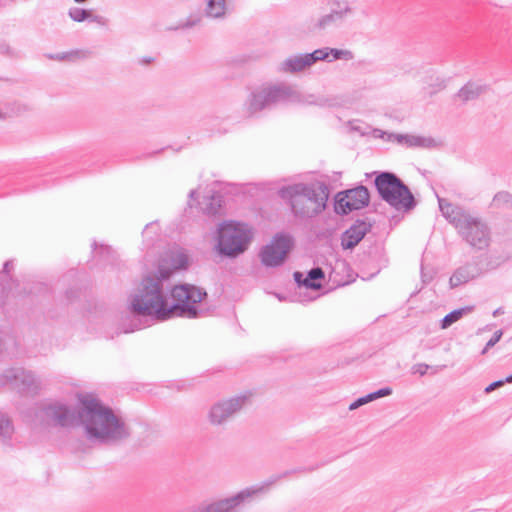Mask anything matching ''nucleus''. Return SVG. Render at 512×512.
Here are the masks:
<instances>
[{
	"mask_svg": "<svg viewBox=\"0 0 512 512\" xmlns=\"http://www.w3.org/2000/svg\"><path fill=\"white\" fill-rule=\"evenodd\" d=\"M430 365L425 363H418L412 366V373L419 374L420 376H424L429 370Z\"/></svg>",
	"mask_w": 512,
	"mask_h": 512,
	"instance_id": "obj_35",
	"label": "nucleus"
},
{
	"mask_svg": "<svg viewBox=\"0 0 512 512\" xmlns=\"http://www.w3.org/2000/svg\"><path fill=\"white\" fill-rule=\"evenodd\" d=\"M99 247H100V251H99L100 254H104V253L109 254L111 252V248L109 246H105V245L101 244Z\"/></svg>",
	"mask_w": 512,
	"mask_h": 512,
	"instance_id": "obj_46",
	"label": "nucleus"
},
{
	"mask_svg": "<svg viewBox=\"0 0 512 512\" xmlns=\"http://www.w3.org/2000/svg\"><path fill=\"white\" fill-rule=\"evenodd\" d=\"M489 349H486V346L482 349L481 355H485Z\"/></svg>",
	"mask_w": 512,
	"mask_h": 512,
	"instance_id": "obj_54",
	"label": "nucleus"
},
{
	"mask_svg": "<svg viewBox=\"0 0 512 512\" xmlns=\"http://www.w3.org/2000/svg\"><path fill=\"white\" fill-rule=\"evenodd\" d=\"M372 223L363 219H357L341 235V247L343 250H352L371 231Z\"/></svg>",
	"mask_w": 512,
	"mask_h": 512,
	"instance_id": "obj_13",
	"label": "nucleus"
},
{
	"mask_svg": "<svg viewBox=\"0 0 512 512\" xmlns=\"http://www.w3.org/2000/svg\"><path fill=\"white\" fill-rule=\"evenodd\" d=\"M81 291L76 288H70L67 289L65 292V297L69 303L73 302L74 300L78 299L80 297Z\"/></svg>",
	"mask_w": 512,
	"mask_h": 512,
	"instance_id": "obj_37",
	"label": "nucleus"
},
{
	"mask_svg": "<svg viewBox=\"0 0 512 512\" xmlns=\"http://www.w3.org/2000/svg\"><path fill=\"white\" fill-rule=\"evenodd\" d=\"M293 278L298 287L316 291L322 287L321 281L325 278V273L321 267L316 266L310 269L306 276L300 271H295Z\"/></svg>",
	"mask_w": 512,
	"mask_h": 512,
	"instance_id": "obj_17",
	"label": "nucleus"
},
{
	"mask_svg": "<svg viewBox=\"0 0 512 512\" xmlns=\"http://www.w3.org/2000/svg\"><path fill=\"white\" fill-rule=\"evenodd\" d=\"M473 309V306H464L449 312L440 321L441 329L449 328L453 323L460 320L464 315H467L468 313L472 312Z\"/></svg>",
	"mask_w": 512,
	"mask_h": 512,
	"instance_id": "obj_25",
	"label": "nucleus"
},
{
	"mask_svg": "<svg viewBox=\"0 0 512 512\" xmlns=\"http://www.w3.org/2000/svg\"><path fill=\"white\" fill-rule=\"evenodd\" d=\"M487 85L477 84L472 81H468L456 94V97L466 103L471 100L477 99L482 93L487 90Z\"/></svg>",
	"mask_w": 512,
	"mask_h": 512,
	"instance_id": "obj_20",
	"label": "nucleus"
},
{
	"mask_svg": "<svg viewBox=\"0 0 512 512\" xmlns=\"http://www.w3.org/2000/svg\"><path fill=\"white\" fill-rule=\"evenodd\" d=\"M491 207L497 209L512 208V195L507 191H500L496 193L492 199Z\"/></svg>",
	"mask_w": 512,
	"mask_h": 512,
	"instance_id": "obj_27",
	"label": "nucleus"
},
{
	"mask_svg": "<svg viewBox=\"0 0 512 512\" xmlns=\"http://www.w3.org/2000/svg\"><path fill=\"white\" fill-rule=\"evenodd\" d=\"M360 267L366 278L371 279L376 276L383 267L386 266L387 260L383 257L382 251L375 249L368 255L364 254L360 258Z\"/></svg>",
	"mask_w": 512,
	"mask_h": 512,
	"instance_id": "obj_16",
	"label": "nucleus"
},
{
	"mask_svg": "<svg viewBox=\"0 0 512 512\" xmlns=\"http://www.w3.org/2000/svg\"><path fill=\"white\" fill-rule=\"evenodd\" d=\"M478 265L476 258L473 257L471 261L458 267L450 277L449 284L451 288L458 287L481 276L482 273Z\"/></svg>",
	"mask_w": 512,
	"mask_h": 512,
	"instance_id": "obj_15",
	"label": "nucleus"
},
{
	"mask_svg": "<svg viewBox=\"0 0 512 512\" xmlns=\"http://www.w3.org/2000/svg\"><path fill=\"white\" fill-rule=\"evenodd\" d=\"M5 384L10 385L19 392H27L36 387L35 375L22 367H11L1 375Z\"/></svg>",
	"mask_w": 512,
	"mask_h": 512,
	"instance_id": "obj_12",
	"label": "nucleus"
},
{
	"mask_svg": "<svg viewBox=\"0 0 512 512\" xmlns=\"http://www.w3.org/2000/svg\"><path fill=\"white\" fill-rule=\"evenodd\" d=\"M25 110V106L16 102L5 104L3 109L0 108V119H5L8 117H12L14 115H18Z\"/></svg>",
	"mask_w": 512,
	"mask_h": 512,
	"instance_id": "obj_30",
	"label": "nucleus"
},
{
	"mask_svg": "<svg viewBox=\"0 0 512 512\" xmlns=\"http://www.w3.org/2000/svg\"><path fill=\"white\" fill-rule=\"evenodd\" d=\"M380 205H381L380 203H378V204L377 203H373V209H374L375 212L378 211V206H380Z\"/></svg>",
	"mask_w": 512,
	"mask_h": 512,
	"instance_id": "obj_53",
	"label": "nucleus"
},
{
	"mask_svg": "<svg viewBox=\"0 0 512 512\" xmlns=\"http://www.w3.org/2000/svg\"><path fill=\"white\" fill-rule=\"evenodd\" d=\"M374 187L379 198L396 210L409 212L417 205L410 188L393 172L374 171ZM369 177L370 174L366 173Z\"/></svg>",
	"mask_w": 512,
	"mask_h": 512,
	"instance_id": "obj_7",
	"label": "nucleus"
},
{
	"mask_svg": "<svg viewBox=\"0 0 512 512\" xmlns=\"http://www.w3.org/2000/svg\"><path fill=\"white\" fill-rule=\"evenodd\" d=\"M504 313V308L503 307H499L497 308L496 310L493 311V316L496 317V316H499L501 314Z\"/></svg>",
	"mask_w": 512,
	"mask_h": 512,
	"instance_id": "obj_49",
	"label": "nucleus"
},
{
	"mask_svg": "<svg viewBox=\"0 0 512 512\" xmlns=\"http://www.w3.org/2000/svg\"><path fill=\"white\" fill-rule=\"evenodd\" d=\"M88 21L90 22H96L98 24H105V18L100 16V15H94L92 12H91V16L87 19Z\"/></svg>",
	"mask_w": 512,
	"mask_h": 512,
	"instance_id": "obj_42",
	"label": "nucleus"
},
{
	"mask_svg": "<svg viewBox=\"0 0 512 512\" xmlns=\"http://www.w3.org/2000/svg\"><path fill=\"white\" fill-rule=\"evenodd\" d=\"M502 335H503V331L501 329L495 331L493 336L486 343V349H490V348L494 347L500 341Z\"/></svg>",
	"mask_w": 512,
	"mask_h": 512,
	"instance_id": "obj_36",
	"label": "nucleus"
},
{
	"mask_svg": "<svg viewBox=\"0 0 512 512\" xmlns=\"http://www.w3.org/2000/svg\"><path fill=\"white\" fill-rule=\"evenodd\" d=\"M14 267V263H13V260H7L4 262L3 264V270L2 272L6 275L9 274L10 270L13 269Z\"/></svg>",
	"mask_w": 512,
	"mask_h": 512,
	"instance_id": "obj_43",
	"label": "nucleus"
},
{
	"mask_svg": "<svg viewBox=\"0 0 512 512\" xmlns=\"http://www.w3.org/2000/svg\"><path fill=\"white\" fill-rule=\"evenodd\" d=\"M203 203V212L205 214L216 215L219 213L224 200L220 192H213L212 195L204 197Z\"/></svg>",
	"mask_w": 512,
	"mask_h": 512,
	"instance_id": "obj_24",
	"label": "nucleus"
},
{
	"mask_svg": "<svg viewBox=\"0 0 512 512\" xmlns=\"http://www.w3.org/2000/svg\"><path fill=\"white\" fill-rule=\"evenodd\" d=\"M176 271L168 264L167 258H161L158 262L157 269L152 275V279L164 288V282L169 280Z\"/></svg>",
	"mask_w": 512,
	"mask_h": 512,
	"instance_id": "obj_23",
	"label": "nucleus"
},
{
	"mask_svg": "<svg viewBox=\"0 0 512 512\" xmlns=\"http://www.w3.org/2000/svg\"><path fill=\"white\" fill-rule=\"evenodd\" d=\"M44 417L57 427L83 426L86 437L100 444H117L131 436L122 417L91 393L78 394V407L54 402L41 408Z\"/></svg>",
	"mask_w": 512,
	"mask_h": 512,
	"instance_id": "obj_1",
	"label": "nucleus"
},
{
	"mask_svg": "<svg viewBox=\"0 0 512 512\" xmlns=\"http://www.w3.org/2000/svg\"><path fill=\"white\" fill-rule=\"evenodd\" d=\"M366 129L369 130V134H371L374 138H383L387 134L385 131L378 128H371L366 126Z\"/></svg>",
	"mask_w": 512,
	"mask_h": 512,
	"instance_id": "obj_40",
	"label": "nucleus"
},
{
	"mask_svg": "<svg viewBox=\"0 0 512 512\" xmlns=\"http://www.w3.org/2000/svg\"><path fill=\"white\" fill-rule=\"evenodd\" d=\"M14 427L11 419L4 413L0 412V437L4 441H10Z\"/></svg>",
	"mask_w": 512,
	"mask_h": 512,
	"instance_id": "obj_28",
	"label": "nucleus"
},
{
	"mask_svg": "<svg viewBox=\"0 0 512 512\" xmlns=\"http://www.w3.org/2000/svg\"><path fill=\"white\" fill-rule=\"evenodd\" d=\"M315 52L320 53L318 56H322L317 58L318 61L333 62L338 59L352 60L354 57L350 50L338 48L324 47L316 49Z\"/></svg>",
	"mask_w": 512,
	"mask_h": 512,
	"instance_id": "obj_19",
	"label": "nucleus"
},
{
	"mask_svg": "<svg viewBox=\"0 0 512 512\" xmlns=\"http://www.w3.org/2000/svg\"><path fill=\"white\" fill-rule=\"evenodd\" d=\"M153 59L152 58H148V59H145L144 62L145 63H150Z\"/></svg>",
	"mask_w": 512,
	"mask_h": 512,
	"instance_id": "obj_56",
	"label": "nucleus"
},
{
	"mask_svg": "<svg viewBox=\"0 0 512 512\" xmlns=\"http://www.w3.org/2000/svg\"><path fill=\"white\" fill-rule=\"evenodd\" d=\"M281 102H305L310 105L321 107L333 106V100L326 97H315L309 95L305 100L301 99V95L288 85H274L263 88L259 91L250 93L245 105L247 113L250 116L258 112L270 108L271 106Z\"/></svg>",
	"mask_w": 512,
	"mask_h": 512,
	"instance_id": "obj_5",
	"label": "nucleus"
},
{
	"mask_svg": "<svg viewBox=\"0 0 512 512\" xmlns=\"http://www.w3.org/2000/svg\"><path fill=\"white\" fill-rule=\"evenodd\" d=\"M351 129L359 132L363 136L369 134L368 129H366V128L362 129L360 126H352Z\"/></svg>",
	"mask_w": 512,
	"mask_h": 512,
	"instance_id": "obj_45",
	"label": "nucleus"
},
{
	"mask_svg": "<svg viewBox=\"0 0 512 512\" xmlns=\"http://www.w3.org/2000/svg\"><path fill=\"white\" fill-rule=\"evenodd\" d=\"M389 139H394L400 144H405L407 147H420L432 149L437 146V142L432 137L416 136L409 134H388Z\"/></svg>",
	"mask_w": 512,
	"mask_h": 512,
	"instance_id": "obj_18",
	"label": "nucleus"
},
{
	"mask_svg": "<svg viewBox=\"0 0 512 512\" xmlns=\"http://www.w3.org/2000/svg\"><path fill=\"white\" fill-rule=\"evenodd\" d=\"M446 365L445 364H441V365H434V366H430V370H431V374H437L438 372L446 369Z\"/></svg>",
	"mask_w": 512,
	"mask_h": 512,
	"instance_id": "obj_44",
	"label": "nucleus"
},
{
	"mask_svg": "<svg viewBox=\"0 0 512 512\" xmlns=\"http://www.w3.org/2000/svg\"><path fill=\"white\" fill-rule=\"evenodd\" d=\"M68 15L75 22H83L91 16V10L72 7L69 9Z\"/></svg>",
	"mask_w": 512,
	"mask_h": 512,
	"instance_id": "obj_31",
	"label": "nucleus"
},
{
	"mask_svg": "<svg viewBox=\"0 0 512 512\" xmlns=\"http://www.w3.org/2000/svg\"><path fill=\"white\" fill-rule=\"evenodd\" d=\"M370 203L368 188L359 184L353 188L339 191L334 196V211L340 216H346L352 211L361 210Z\"/></svg>",
	"mask_w": 512,
	"mask_h": 512,
	"instance_id": "obj_10",
	"label": "nucleus"
},
{
	"mask_svg": "<svg viewBox=\"0 0 512 512\" xmlns=\"http://www.w3.org/2000/svg\"><path fill=\"white\" fill-rule=\"evenodd\" d=\"M196 195H197V191L195 189H192L190 192H189V199L190 200H194L196 198Z\"/></svg>",
	"mask_w": 512,
	"mask_h": 512,
	"instance_id": "obj_50",
	"label": "nucleus"
},
{
	"mask_svg": "<svg viewBox=\"0 0 512 512\" xmlns=\"http://www.w3.org/2000/svg\"><path fill=\"white\" fill-rule=\"evenodd\" d=\"M216 132H217L218 134H224V133H226V130H217Z\"/></svg>",
	"mask_w": 512,
	"mask_h": 512,
	"instance_id": "obj_55",
	"label": "nucleus"
},
{
	"mask_svg": "<svg viewBox=\"0 0 512 512\" xmlns=\"http://www.w3.org/2000/svg\"><path fill=\"white\" fill-rule=\"evenodd\" d=\"M318 466H310V467H298V468H295V469H292V470H287L285 472H283L282 474L278 475V476H275L269 483V484H272L274 483L275 481L281 479V478H284V477H287L293 473H309V472H312L314 471L315 469H317Z\"/></svg>",
	"mask_w": 512,
	"mask_h": 512,
	"instance_id": "obj_32",
	"label": "nucleus"
},
{
	"mask_svg": "<svg viewBox=\"0 0 512 512\" xmlns=\"http://www.w3.org/2000/svg\"><path fill=\"white\" fill-rule=\"evenodd\" d=\"M225 0H208L206 7V15L212 18H221L225 15Z\"/></svg>",
	"mask_w": 512,
	"mask_h": 512,
	"instance_id": "obj_26",
	"label": "nucleus"
},
{
	"mask_svg": "<svg viewBox=\"0 0 512 512\" xmlns=\"http://www.w3.org/2000/svg\"><path fill=\"white\" fill-rule=\"evenodd\" d=\"M392 392H393L392 388L387 386V387L380 388L376 391H373V396L376 400V399H379L382 397L389 396L392 394Z\"/></svg>",
	"mask_w": 512,
	"mask_h": 512,
	"instance_id": "obj_38",
	"label": "nucleus"
},
{
	"mask_svg": "<svg viewBox=\"0 0 512 512\" xmlns=\"http://www.w3.org/2000/svg\"><path fill=\"white\" fill-rule=\"evenodd\" d=\"M436 196L442 215L458 230L467 243L478 249L488 246L489 229L480 218L473 217L463 207L453 205L439 195Z\"/></svg>",
	"mask_w": 512,
	"mask_h": 512,
	"instance_id": "obj_4",
	"label": "nucleus"
},
{
	"mask_svg": "<svg viewBox=\"0 0 512 512\" xmlns=\"http://www.w3.org/2000/svg\"><path fill=\"white\" fill-rule=\"evenodd\" d=\"M91 246H92L93 251H95L98 248V244L96 241H93Z\"/></svg>",
	"mask_w": 512,
	"mask_h": 512,
	"instance_id": "obj_52",
	"label": "nucleus"
},
{
	"mask_svg": "<svg viewBox=\"0 0 512 512\" xmlns=\"http://www.w3.org/2000/svg\"><path fill=\"white\" fill-rule=\"evenodd\" d=\"M350 11V8H345V10H333L329 14L323 15L320 17L317 22L314 24V28L318 30H324L333 24H335L337 21H341L344 17V14Z\"/></svg>",
	"mask_w": 512,
	"mask_h": 512,
	"instance_id": "obj_21",
	"label": "nucleus"
},
{
	"mask_svg": "<svg viewBox=\"0 0 512 512\" xmlns=\"http://www.w3.org/2000/svg\"><path fill=\"white\" fill-rule=\"evenodd\" d=\"M167 258L168 264L174 269L175 271L187 269L189 265V259L188 256L185 253H176L172 254Z\"/></svg>",
	"mask_w": 512,
	"mask_h": 512,
	"instance_id": "obj_29",
	"label": "nucleus"
},
{
	"mask_svg": "<svg viewBox=\"0 0 512 512\" xmlns=\"http://www.w3.org/2000/svg\"><path fill=\"white\" fill-rule=\"evenodd\" d=\"M247 395H237L213 404L208 413L212 425H222L233 418L247 403Z\"/></svg>",
	"mask_w": 512,
	"mask_h": 512,
	"instance_id": "obj_11",
	"label": "nucleus"
},
{
	"mask_svg": "<svg viewBox=\"0 0 512 512\" xmlns=\"http://www.w3.org/2000/svg\"><path fill=\"white\" fill-rule=\"evenodd\" d=\"M278 195L288 201L296 217L313 218L325 210L329 189L324 182L297 183L281 187Z\"/></svg>",
	"mask_w": 512,
	"mask_h": 512,
	"instance_id": "obj_3",
	"label": "nucleus"
},
{
	"mask_svg": "<svg viewBox=\"0 0 512 512\" xmlns=\"http://www.w3.org/2000/svg\"><path fill=\"white\" fill-rule=\"evenodd\" d=\"M364 404H367L364 396L362 397H359L357 398L356 400H354L350 405H349V410H355L359 407H361L362 405Z\"/></svg>",
	"mask_w": 512,
	"mask_h": 512,
	"instance_id": "obj_41",
	"label": "nucleus"
},
{
	"mask_svg": "<svg viewBox=\"0 0 512 512\" xmlns=\"http://www.w3.org/2000/svg\"><path fill=\"white\" fill-rule=\"evenodd\" d=\"M477 263L479 264V268L481 270L482 275L486 272L497 269L502 263L503 259L501 256H494L488 254H482L479 256H475Z\"/></svg>",
	"mask_w": 512,
	"mask_h": 512,
	"instance_id": "obj_22",
	"label": "nucleus"
},
{
	"mask_svg": "<svg viewBox=\"0 0 512 512\" xmlns=\"http://www.w3.org/2000/svg\"><path fill=\"white\" fill-rule=\"evenodd\" d=\"M502 381H504V384L505 383H512V374L508 375L505 379H502Z\"/></svg>",
	"mask_w": 512,
	"mask_h": 512,
	"instance_id": "obj_51",
	"label": "nucleus"
},
{
	"mask_svg": "<svg viewBox=\"0 0 512 512\" xmlns=\"http://www.w3.org/2000/svg\"><path fill=\"white\" fill-rule=\"evenodd\" d=\"M503 385H504V381H502V379L494 381V382L490 383L488 386L485 387L484 392L486 394H489L492 391H494L495 389H497V388H499V387H501Z\"/></svg>",
	"mask_w": 512,
	"mask_h": 512,
	"instance_id": "obj_39",
	"label": "nucleus"
},
{
	"mask_svg": "<svg viewBox=\"0 0 512 512\" xmlns=\"http://www.w3.org/2000/svg\"><path fill=\"white\" fill-rule=\"evenodd\" d=\"M80 54V51L73 50L70 52H62L56 54H48L47 57L52 60L64 61V60H73Z\"/></svg>",
	"mask_w": 512,
	"mask_h": 512,
	"instance_id": "obj_33",
	"label": "nucleus"
},
{
	"mask_svg": "<svg viewBox=\"0 0 512 512\" xmlns=\"http://www.w3.org/2000/svg\"><path fill=\"white\" fill-rule=\"evenodd\" d=\"M294 246L292 236L285 233H277L270 243L263 246L259 257L261 263L268 268L282 266Z\"/></svg>",
	"mask_w": 512,
	"mask_h": 512,
	"instance_id": "obj_9",
	"label": "nucleus"
},
{
	"mask_svg": "<svg viewBox=\"0 0 512 512\" xmlns=\"http://www.w3.org/2000/svg\"><path fill=\"white\" fill-rule=\"evenodd\" d=\"M215 250L225 258H236L248 249L252 232L246 224L237 221H224L219 225Z\"/></svg>",
	"mask_w": 512,
	"mask_h": 512,
	"instance_id": "obj_8",
	"label": "nucleus"
},
{
	"mask_svg": "<svg viewBox=\"0 0 512 512\" xmlns=\"http://www.w3.org/2000/svg\"><path fill=\"white\" fill-rule=\"evenodd\" d=\"M318 54L314 50L311 53L292 55L281 63L280 70L289 73L301 72L318 62Z\"/></svg>",
	"mask_w": 512,
	"mask_h": 512,
	"instance_id": "obj_14",
	"label": "nucleus"
},
{
	"mask_svg": "<svg viewBox=\"0 0 512 512\" xmlns=\"http://www.w3.org/2000/svg\"><path fill=\"white\" fill-rule=\"evenodd\" d=\"M170 296L172 303L167 302L165 320L173 317L197 319L207 314L199 307L208 296L204 288L189 283L176 284L170 289Z\"/></svg>",
	"mask_w": 512,
	"mask_h": 512,
	"instance_id": "obj_6",
	"label": "nucleus"
},
{
	"mask_svg": "<svg viewBox=\"0 0 512 512\" xmlns=\"http://www.w3.org/2000/svg\"><path fill=\"white\" fill-rule=\"evenodd\" d=\"M421 276H422V281H423L424 283H428V282H430V280L432 279V277H431V276H429V277H428V275H426V274L424 273L423 268L421 269Z\"/></svg>",
	"mask_w": 512,
	"mask_h": 512,
	"instance_id": "obj_47",
	"label": "nucleus"
},
{
	"mask_svg": "<svg viewBox=\"0 0 512 512\" xmlns=\"http://www.w3.org/2000/svg\"><path fill=\"white\" fill-rule=\"evenodd\" d=\"M201 20L200 16H190L185 22H182L174 27H169V30L189 29L197 25Z\"/></svg>",
	"mask_w": 512,
	"mask_h": 512,
	"instance_id": "obj_34",
	"label": "nucleus"
},
{
	"mask_svg": "<svg viewBox=\"0 0 512 512\" xmlns=\"http://www.w3.org/2000/svg\"><path fill=\"white\" fill-rule=\"evenodd\" d=\"M364 398H365L367 403L372 402V401L375 400V398L373 396V392H370V393L364 395Z\"/></svg>",
	"mask_w": 512,
	"mask_h": 512,
	"instance_id": "obj_48",
	"label": "nucleus"
},
{
	"mask_svg": "<svg viewBox=\"0 0 512 512\" xmlns=\"http://www.w3.org/2000/svg\"><path fill=\"white\" fill-rule=\"evenodd\" d=\"M168 297L161 283L151 274L143 276L137 291L128 298V315L122 318L121 331L131 333L145 327L143 317L165 320Z\"/></svg>",
	"mask_w": 512,
	"mask_h": 512,
	"instance_id": "obj_2",
	"label": "nucleus"
}]
</instances>
